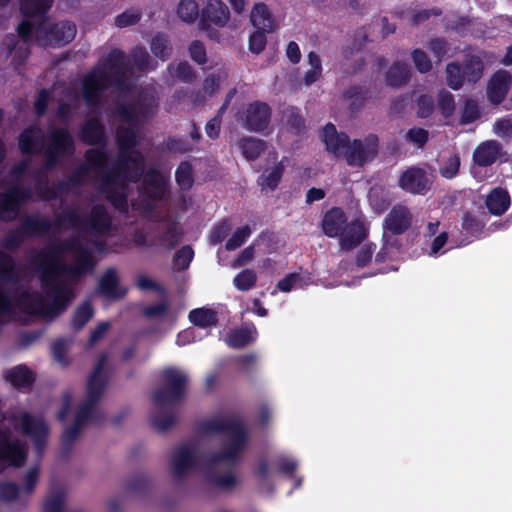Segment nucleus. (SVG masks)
<instances>
[{
  "instance_id": "obj_56",
  "label": "nucleus",
  "mask_w": 512,
  "mask_h": 512,
  "mask_svg": "<svg viewBox=\"0 0 512 512\" xmlns=\"http://www.w3.org/2000/svg\"><path fill=\"white\" fill-rule=\"evenodd\" d=\"M412 59L417 68V70L421 73H425L429 71L432 67L431 61L425 52L416 49L412 52Z\"/></svg>"
},
{
  "instance_id": "obj_15",
  "label": "nucleus",
  "mask_w": 512,
  "mask_h": 512,
  "mask_svg": "<svg viewBox=\"0 0 512 512\" xmlns=\"http://www.w3.org/2000/svg\"><path fill=\"white\" fill-rule=\"evenodd\" d=\"M72 151V138L70 134L63 129L51 132L49 144L45 151L48 166L54 165L57 160Z\"/></svg>"
},
{
  "instance_id": "obj_47",
  "label": "nucleus",
  "mask_w": 512,
  "mask_h": 512,
  "mask_svg": "<svg viewBox=\"0 0 512 512\" xmlns=\"http://www.w3.org/2000/svg\"><path fill=\"white\" fill-rule=\"evenodd\" d=\"M448 243V234L445 231L440 232L437 234L431 241L427 253L429 256L437 257L441 254H443L445 251H442V249L445 247V245Z\"/></svg>"
},
{
  "instance_id": "obj_22",
  "label": "nucleus",
  "mask_w": 512,
  "mask_h": 512,
  "mask_svg": "<svg viewBox=\"0 0 512 512\" xmlns=\"http://www.w3.org/2000/svg\"><path fill=\"white\" fill-rule=\"evenodd\" d=\"M99 292L106 298L118 299L126 293V290L119 286L116 272L108 270L100 279Z\"/></svg>"
},
{
  "instance_id": "obj_48",
  "label": "nucleus",
  "mask_w": 512,
  "mask_h": 512,
  "mask_svg": "<svg viewBox=\"0 0 512 512\" xmlns=\"http://www.w3.org/2000/svg\"><path fill=\"white\" fill-rule=\"evenodd\" d=\"M194 257V251L190 246L182 247L174 257V265L177 269H186Z\"/></svg>"
},
{
  "instance_id": "obj_20",
  "label": "nucleus",
  "mask_w": 512,
  "mask_h": 512,
  "mask_svg": "<svg viewBox=\"0 0 512 512\" xmlns=\"http://www.w3.org/2000/svg\"><path fill=\"white\" fill-rule=\"evenodd\" d=\"M500 145L494 140L481 143L473 153V160L479 166L492 165L499 157Z\"/></svg>"
},
{
  "instance_id": "obj_40",
  "label": "nucleus",
  "mask_w": 512,
  "mask_h": 512,
  "mask_svg": "<svg viewBox=\"0 0 512 512\" xmlns=\"http://www.w3.org/2000/svg\"><path fill=\"white\" fill-rule=\"evenodd\" d=\"M447 84L453 90H458L464 83V75L460 66L456 63H450L446 67Z\"/></svg>"
},
{
  "instance_id": "obj_64",
  "label": "nucleus",
  "mask_w": 512,
  "mask_h": 512,
  "mask_svg": "<svg viewBox=\"0 0 512 512\" xmlns=\"http://www.w3.org/2000/svg\"><path fill=\"white\" fill-rule=\"evenodd\" d=\"M72 409H73L72 396L69 393H66L63 396L62 408L59 411L58 416H57L58 419L62 422L66 421L69 414L72 412Z\"/></svg>"
},
{
  "instance_id": "obj_61",
  "label": "nucleus",
  "mask_w": 512,
  "mask_h": 512,
  "mask_svg": "<svg viewBox=\"0 0 512 512\" xmlns=\"http://www.w3.org/2000/svg\"><path fill=\"white\" fill-rule=\"evenodd\" d=\"M110 327L111 324L109 322L99 323L90 335V338L88 340V346H93L98 341H100L106 335Z\"/></svg>"
},
{
  "instance_id": "obj_42",
  "label": "nucleus",
  "mask_w": 512,
  "mask_h": 512,
  "mask_svg": "<svg viewBox=\"0 0 512 512\" xmlns=\"http://www.w3.org/2000/svg\"><path fill=\"white\" fill-rule=\"evenodd\" d=\"M274 465L279 472L293 475L298 467V461L291 455L283 453L276 457Z\"/></svg>"
},
{
  "instance_id": "obj_11",
  "label": "nucleus",
  "mask_w": 512,
  "mask_h": 512,
  "mask_svg": "<svg viewBox=\"0 0 512 512\" xmlns=\"http://www.w3.org/2000/svg\"><path fill=\"white\" fill-rule=\"evenodd\" d=\"M230 19V11L227 5L221 0H207L200 15V27L206 31L207 36L217 42L220 41L219 31L212 28L224 27Z\"/></svg>"
},
{
  "instance_id": "obj_41",
  "label": "nucleus",
  "mask_w": 512,
  "mask_h": 512,
  "mask_svg": "<svg viewBox=\"0 0 512 512\" xmlns=\"http://www.w3.org/2000/svg\"><path fill=\"white\" fill-rule=\"evenodd\" d=\"M251 232L252 231L248 225L236 229L226 242V249L235 250L239 248L250 237Z\"/></svg>"
},
{
  "instance_id": "obj_12",
  "label": "nucleus",
  "mask_w": 512,
  "mask_h": 512,
  "mask_svg": "<svg viewBox=\"0 0 512 512\" xmlns=\"http://www.w3.org/2000/svg\"><path fill=\"white\" fill-rule=\"evenodd\" d=\"M378 151V137L368 135L363 140L349 141L343 156L350 166H362L374 159Z\"/></svg>"
},
{
  "instance_id": "obj_54",
  "label": "nucleus",
  "mask_w": 512,
  "mask_h": 512,
  "mask_svg": "<svg viewBox=\"0 0 512 512\" xmlns=\"http://www.w3.org/2000/svg\"><path fill=\"white\" fill-rule=\"evenodd\" d=\"M169 71L173 76L184 82H190L194 77L190 65L186 62L179 63L175 69L173 68V65H170Z\"/></svg>"
},
{
  "instance_id": "obj_30",
  "label": "nucleus",
  "mask_w": 512,
  "mask_h": 512,
  "mask_svg": "<svg viewBox=\"0 0 512 512\" xmlns=\"http://www.w3.org/2000/svg\"><path fill=\"white\" fill-rule=\"evenodd\" d=\"M189 320L197 328L206 329L216 324L217 316L211 309L197 308L189 313Z\"/></svg>"
},
{
  "instance_id": "obj_35",
  "label": "nucleus",
  "mask_w": 512,
  "mask_h": 512,
  "mask_svg": "<svg viewBox=\"0 0 512 512\" xmlns=\"http://www.w3.org/2000/svg\"><path fill=\"white\" fill-rule=\"evenodd\" d=\"M308 63L310 68L305 72L304 83L309 86L321 77L322 63L320 57L314 52L308 54Z\"/></svg>"
},
{
  "instance_id": "obj_7",
  "label": "nucleus",
  "mask_w": 512,
  "mask_h": 512,
  "mask_svg": "<svg viewBox=\"0 0 512 512\" xmlns=\"http://www.w3.org/2000/svg\"><path fill=\"white\" fill-rule=\"evenodd\" d=\"M107 360L108 354H101L93 372L88 378L85 401L73 411V425L66 429L62 435V445L65 448L77 439L84 425L95 419L97 402L101 398L107 384L108 378L105 370Z\"/></svg>"
},
{
  "instance_id": "obj_23",
  "label": "nucleus",
  "mask_w": 512,
  "mask_h": 512,
  "mask_svg": "<svg viewBox=\"0 0 512 512\" xmlns=\"http://www.w3.org/2000/svg\"><path fill=\"white\" fill-rule=\"evenodd\" d=\"M44 146L43 132L38 128L25 130L19 138V147L23 153L40 151Z\"/></svg>"
},
{
  "instance_id": "obj_10",
  "label": "nucleus",
  "mask_w": 512,
  "mask_h": 512,
  "mask_svg": "<svg viewBox=\"0 0 512 512\" xmlns=\"http://www.w3.org/2000/svg\"><path fill=\"white\" fill-rule=\"evenodd\" d=\"M166 389L154 394V401L159 410L172 406L179 401L184 394L188 382L187 374L176 368H168L163 371Z\"/></svg>"
},
{
  "instance_id": "obj_14",
  "label": "nucleus",
  "mask_w": 512,
  "mask_h": 512,
  "mask_svg": "<svg viewBox=\"0 0 512 512\" xmlns=\"http://www.w3.org/2000/svg\"><path fill=\"white\" fill-rule=\"evenodd\" d=\"M412 214L404 205H395L386 215L383 223L385 237L387 233L400 235L407 231L412 225Z\"/></svg>"
},
{
  "instance_id": "obj_6",
  "label": "nucleus",
  "mask_w": 512,
  "mask_h": 512,
  "mask_svg": "<svg viewBox=\"0 0 512 512\" xmlns=\"http://www.w3.org/2000/svg\"><path fill=\"white\" fill-rule=\"evenodd\" d=\"M52 2L53 0H21L22 13L27 17H35L39 21L37 26L28 20L18 25V33L24 44L35 38V41L43 46H62L74 39L76 27L70 22L58 23L46 31L47 23L43 17Z\"/></svg>"
},
{
  "instance_id": "obj_25",
  "label": "nucleus",
  "mask_w": 512,
  "mask_h": 512,
  "mask_svg": "<svg viewBox=\"0 0 512 512\" xmlns=\"http://www.w3.org/2000/svg\"><path fill=\"white\" fill-rule=\"evenodd\" d=\"M257 337V330L254 325H245L229 333L225 338L228 346L233 348L243 347L254 341Z\"/></svg>"
},
{
  "instance_id": "obj_60",
  "label": "nucleus",
  "mask_w": 512,
  "mask_h": 512,
  "mask_svg": "<svg viewBox=\"0 0 512 512\" xmlns=\"http://www.w3.org/2000/svg\"><path fill=\"white\" fill-rule=\"evenodd\" d=\"M230 230V224L227 221H223L216 225L211 234H210V241L212 244H217L222 242L225 237L227 236L228 232Z\"/></svg>"
},
{
  "instance_id": "obj_17",
  "label": "nucleus",
  "mask_w": 512,
  "mask_h": 512,
  "mask_svg": "<svg viewBox=\"0 0 512 512\" xmlns=\"http://www.w3.org/2000/svg\"><path fill=\"white\" fill-rule=\"evenodd\" d=\"M30 194L19 187H12L7 193L0 194V217L11 220L17 216L20 203L30 198Z\"/></svg>"
},
{
  "instance_id": "obj_24",
  "label": "nucleus",
  "mask_w": 512,
  "mask_h": 512,
  "mask_svg": "<svg viewBox=\"0 0 512 512\" xmlns=\"http://www.w3.org/2000/svg\"><path fill=\"white\" fill-rule=\"evenodd\" d=\"M312 283V277L309 272H296L286 275L277 283V289L287 293L292 290L302 289Z\"/></svg>"
},
{
  "instance_id": "obj_9",
  "label": "nucleus",
  "mask_w": 512,
  "mask_h": 512,
  "mask_svg": "<svg viewBox=\"0 0 512 512\" xmlns=\"http://www.w3.org/2000/svg\"><path fill=\"white\" fill-rule=\"evenodd\" d=\"M167 176L157 170L151 169L143 176V186L140 190L141 203H132L134 210L147 214L155 207L166 192Z\"/></svg>"
},
{
  "instance_id": "obj_33",
  "label": "nucleus",
  "mask_w": 512,
  "mask_h": 512,
  "mask_svg": "<svg viewBox=\"0 0 512 512\" xmlns=\"http://www.w3.org/2000/svg\"><path fill=\"white\" fill-rule=\"evenodd\" d=\"M178 17L186 23H193L201 14L195 0H181L177 6Z\"/></svg>"
},
{
  "instance_id": "obj_3",
  "label": "nucleus",
  "mask_w": 512,
  "mask_h": 512,
  "mask_svg": "<svg viewBox=\"0 0 512 512\" xmlns=\"http://www.w3.org/2000/svg\"><path fill=\"white\" fill-rule=\"evenodd\" d=\"M201 430L205 435H221L225 445L219 453L202 458L196 445L183 443L177 446L171 455L170 472L175 478H181L193 469H198L207 482L220 490H229L238 480L231 468L244 452L248 437L242 421L233 416H217L205 421Z\"/></svg>"
},
{
  "instance_id": "obj_43",
  "label": "nucleus",
  "mask_w": 512,
  "mask_h": 512,
  "mask_svg": "<svg viewBox=\"0 0 512 512\" xmlns=\"http://www.w3.org/2000/svg\"><path fill=\"white\" fill-rule=\"evenodd\" d=\"M408 67L405 64H395L387 74V82L391 86H398L408 78Z\"/></svg>"
},
{
  "instance_id": "obj_46",
  "label": "nucleus",
  "mask_w": 512,
  "mask_h": 512,
  "mask_svg": "<svg viewBox=\"0 0 512 512\" xmlns=\"http://www.w3.org/2000/svg\"><path fill=\"white\" fill-rule=\"evenodd\" d=\"M227 79L226 72H219L217 74H211L208 76L203 84V91L205 95L211 96L220 85Z\"/></svg>"
},
{
  "instance_id": "obj_57",
  "label": "nucleus",
  "mask_w": 512,
  "mask_h": 512,
  "mask_svg": "<svg viewBox=\"0 0 512 512\" xmlns=\"http://www.w3.org/2000/svg\"><path fill=\"white\" fill-rule=\"evenodd\" d=\"M438 102H439V107L444 116L448 117L453 113L455 104H454L453 95L450 92L442 91L439 94Z\"/></svg>"
},
{
  "instance_id": "obj_39",
  "label": "nucleus",
  "mask_w": 512,
  "mask_h": 512,
  "mask_svg": "<svg viewBox=\"0 0 512 512\" xmlns=\"http://www.w3.org/2000/svg\"><path fill=\"white\" fill-rule=\"evenodd\" d=\"M94 311L89 302H85L82 305H80L72 319V325L76 329H81L92 317H93Z\"/></svg>"
},
{
  "instance_id": "obj_13",
  "label": "nucleus",
  "mask_w": 512,
  "mask_h": 512,
  "mask_svg": "<svg viewBox=\"0 0 512 512\" xmlns=\"http://www.w3.org/2000/svg\"><path fill=\"white\" fill-rule=\"evenodd\" d=\"M271 111L264 102H253L247 106L241 116L243 126L251 132L265 130L270 122Z\"/></svg>"
},
{
  "instance_id": "obj_31",
  "label": "nucleus",
  "mask_w": 512,
  "mask_h": 512,
  "mask_svg": "<svg viewBox=\"0 0 512 512\" xmlns=\"http://www.w3.org/2000/svg\"><path fill=\"white\" fill-rule=\"evenodd\" d=\"M483 70L484 64L482 59L477 55H473L467 59L462 72L467 82L475 83L482 77Z\"/></svg>"
},
{
  "instance_id": "obj_44",
  "label": "nucleus",
  "mask_w": 512,
  "mask_h": 512,
  "mask_svg": "<svg viewBox=\"0 0 512 512\" xmlns=\"http://www.w3.org/2000/svg\"><path fill=\"white\" fill-rule=\"evenodd\" d=\"M71 341L66 339H59L52 345V354L60 365L65 366L69 363L67 352L70 348Z\"/></svg>"
},
{
  "instance_id": "obj_51",
  "label": "nucleus",
  "mask_w": 512,
  "mask_h": 512,
  "mask_svg": "<svg viewBox=\"0 0 512 512\" xmlns=\"http://www.w3.org/2000/svg\"><path fill=\"white\" fill-rule=\"evenodd\" d=\"M494 133L505 139H512V116L498 120L494 124Z\"/></svg>"
},
{
  "instance_id": "obj_55",
  "label": "nucleus",
  "mask_w": 512,
  "mask_h": 512,
  "mask_svg": "<svg viewBox=\"0 0 512 512\" xmlns=\"http://www.w3.org/2000/svg\"><path fill=\"white\" fill-rule=\"evenodd\" d=\"M406 138L409 142L421 148L428 140V132L423 128H412L407 132Z\"/></svg>"
},
{
  "instance_id": "obj_49",
  "label": "nucleus",
  "mask_w": 512,
  "mask_h": 512,
  "mask_svg": "<svg viewBox=\"0 0 512 512\" xmlns=\"http://www.w3.org/2000/svg\"><path fill=\"white\" fill-rule=\"evenodd\" d=\"M266 33L268 31L256 30L249 38V49L252 53L259 54L266 46Z\"/></svg>"
},
{
  "instance_id": "obj_28",
  "label": "nucleus",
  "mask_w": 512,
  "mask_h": 512,
  "mask_svg": "<svg viewBox=\"0 0 512 512\" xmlns=\"http://www.w3.org/2000/svg\"><path fill=\"white\" fill-rule=\"evenodd\" d=\"M239 148L243 156L251 161L260 156L266 148V143L255 137H244L239 141Z\"/></svg>"
},
{
  "instance_id": "obj_4",
  "label": "nucleus",
  "mask_w": 512,
  "mask_h": 512,
  "mask_svg": "<svg viewBox=\"0 0 512 512\" xmlns=\"http://www.w3.org/2000/svg\"><path fill=\"white\" fill-rule=\"evenodd\" d=\"M30 438L41 452L49 436V426L42 416L16 408L0 413V473L7 467H20L27 458L28 447L22 439L14 437L10 428Z\"/></svg>"
},
{
  "instance_id": "obj_52",
  "label": "nucleus",
  "mask_w": 512,
  "mask_h": 512,
  "mask_svg": "<svg viewBox=\"0 0 512 512\" xmlns=\"http://www.w3.org/2000/svg\"><path fill=\"white\" fill-rule=\"evenodd\" d=\"M182 231L175 222L167 223V231L164 236V242L168 247H174L181 239Z\"/></svg>"
},
{
  "instance_id": "obj_32",
  "label": "nucleus",
  "mask_w": 512,
  "mask_h": 512,
  "mask_svg": "<svg viewBox=\"0 0 512 512\" xmlns=\"http://www.w3.org/2000/svg\"><path fill=\"white\" fill-rule=\"evenodd\" d=\"M235 93H236L235 89H232L228 92L224 104L219 109L218 115L207 122V124L205 126V131H206V134L211 139H216L219 136L220 125H221V116L224 113V111H225L227 105L229 104V102L231 101V99L234 97Z\"/></svg>"
},
{
  "instance_id": "obj_58",
  "label": "nucleus",
  "mask_w": 512,
  "mask_h": 512,
  "mask_svg": "<svg viewBox=\"0 0 512 512\" xmlns=\"http://www.w3.org/2000/svg\"><path fill=\"white\" fill-rule=\"evenodd\" d=\"M63 510V494L57 492L55 495H50L45 501L44 512H62Z\"/></svg>"
},
{
  "instance_id": "obj_21",
  "label": "nucleus",
  "mask_w": 512,
  "mask_h": 512,
  "mask_svg": "<svg viewBox=\"0 0 512 512\" xmlns=\"http://www.w3.org/2000/svg\"><path fill=\"white\" fill-rule=\"evenodd\" d=\"M250 22L256 30L273 32L275 23L268 7L262 3H256L250 13Z\"/></svg>"
},
{
  "instance_id": "obj_8",
  "label": "nucleus",
  "mask_w": 512,
  "mask_h": 512,
  "mask_svg": "<svg viewBox=\"0 0 512 512\" xmlns=\"http://www.w3.org/2000/svg\"><path fill=\"white\" fill-rule=\"evenodd\" d=\"M322 229L328 237H339L342 249L350 250L368 236L369 225L362 219H355L348 224L343 210L332 208L323 217Z\"/></svg>"
},
{
  "instance_id": "obj_45",
  "label": "nucleus",
  "mask_w": 512,
  "mask_h": 512,
  "mask_svg": "<svg viewBox=\"0 0 512 512\" xmlns=\"http://www.w3.org/2000/svg\"><path fill=\"white\" fill-rule=\"evenodd\" d=\"M176 181L181 189H189L193 184L192 168L188 163H182L175 173Z\"/></svg>"
},
{
  "instance_id": "obj_29",
  "label": "nucleus",
  "mask_w": 512,
  "mask_h": 512,
  "mask_svg": "<svg viewBox=\"0 0 512 512\" xmlns=\"http://www.w3.org/2000/svg\"><path fill=\"white\" fill-rule=\"evenodd\" d=\"M283 171L284 164L282 161L265 170L259 178V185L262 190L273 191L278 186Z\"/></svg>"
},
{
  "instance_id": "obj_38",
  "label": "nucleus",
  "mask_w": 512,
  "mask_h": 512,
  "mask_svg": "<svg viewBox=\"0 0 512 512\" xmlns=\"http://www.w3.org/2000/svg\"><path fill=\"white\" fill-rule=\"evenodd\" d=\"M256 280L257 275L253 270L244 269L234 277L233 284L238 290L246 291L255 285Z\"/></svg>"
},
{
  "instance_id": "obj_27",
  "label": "nucleus",
  "mask_w": 512,
  "mask_h": 512,
  "mask_svg": "<svg viewBox=\"0 0 512 512\" xmlns=\"http://www.w3.org/2000/svg\"><path fill=\"white\" fill-rule=\"evenodd\" d=\"M6 378L14 387L19 389L30 387L34 381L32 371L24 365H19L9 370L6 373Z\"/></svg>"
},
{
  "instance_id": "obj_18",
  "label": "nucleus",
  "mask_w": 512,
  "mask_h": 512,
  "mask_svg": "<svg viewBox=\"0 0 512 512\" xmlns=\"http://www.w3.org/2000/svg\"><path fill=\"white\" fill-rule=\"evenodd\" d=\"M400 187L413 194H424L430 187V181L424 170L410 168L400 178Z\"/></svg>"
},
{
  "instance_id": "obj_36",
  "label": "nucleus",
  "mask_w": 512,
  "mask_h": 512,
  "mask_svg": "<svg viewBox=\"0 0 512 512\" xmlns=\"http://www.w3.org/2000/svg\"><path fill=\"white\" fill-rule=\"evenodd\" d=\"M460 168V158L456 154H450L447 157H443L440 166L439 172L446 179L454 178Z\"/></svg>"
},
{
  "instance_id": "obj_26",
  "label": "nucleus",
  "mask_w": 512,
  "mask_h": 512,
  "mask_svg": "<svg viewBox=\"0 0 512 512\" xmlns=\"http://www.w3.org/2000/svg\"><path fill=\"white\" fill-rule=\"evenodd\" d=\"M486 206L494 215L503 214L510 206V196L502 188H495L486 198Z\"/></svg>"
},
{
  "instance_id": "obj_53",
  "label": "nucleus",
  "mask_w": 512,
  "mask_h": 512,
  "mask_svg": "<svg viewBox=\"0 0 512 512\" xmlns=\"http://www.w3.org/2000/svg\"><path fill=\"white\" fill-rule=\"evenodd\" d=\"M132 60L133 63L140 70L153 69V66H150V57L146 50L143 48H135L132 52Z\"/></svg>"
},
{
  "instance_id": "obj_5",
  "label": "nucleus",
  "mask_w": 512,
  "mask_h": 512,
  "mask_svg": "<svg viewBox=\"0 0 512 512\" xmlns=\"http://www.w3.org/2000/svg\"><path fill=\"white\" fill-rule=\"evenodd\" d=\"M127 73L128 62L124 53L119 50L112 51L106 63L97 66L83 80L82 92L87 106L98 107L105 91L112 86L122 101L130 99L134 93L126 86Z\"/></svg>"
},
{
  "instance_id": "obj_2",
  "label": "nucleus",
  "mask_w": 512,
  "mask_h": 512,
  "mask_svg": "<svg viewBox=\"0 0 512 512\" xmlns=\"http://www.w3.org/2000/svg\"><path fill=\"white\" fill-rule=\"evenodd\" d=\"M157 99L154 92L140 95L137 101L117 104V129L119 159L110 167L108 157L100 149H90L86 153L88 168L101 180V190L119 211L128 209L126 195L128 182H136L143 175L144 159L134 149L137 143V130L149 117L154 115Z\"/></svg>"
},
{
  "instance_id": "obj_63",
  "label": "nucleus",
  "mask_w": 512,
  "mask_h": 512,
  "mask_svg": "<svg viewBox=\"0 0 512 512\" xmlns=\"http://www.w3.org/2000/svg\"><path fill=\"white\" fill-rule=\"evenodd\" d=\"M369 202L372 206V208L377 212L381 213L386 206L388 205V202L386 200H379V189L378 188H371L368 194Z\"/></svg>"
},
{
  "instance_id": "obj_59",
  "label": "nucleus",
  "mask_w": 512,
  "mask_h": 512,
  "mask_svg": "<svg viewBox=\"0 0 512 512\" xmlns=\"http://www.w3.org/2000/svg\"><path fill=\"white\" fill-rule=\"evenodd\" d=\"M201 336L197 334V328H188L183 331H181L176 338V344L178 346H185L190 343H193L200 339Z\"/></svg>"
},
{
  "instance_id": "obj_50",
  "label": "nucleus",
  "mask_w": 512,
  "mask_h": 512,
  "mask_svg": "<svg viewBox=\"0 0 512 512\" xmlns=\"http://www.w3.org/2000/svg\"><path fill=\"white\" fill-rule=\"evenodd\" d=\"M140 19V12L136 9H131L123 12L115 18L116 26L123 28L137 23Z\"/></svg>"
},
{
  "instance_id": "obj_37",
  "label": "nucleus",
  "mask_w": 512,
  "mask_h": 512,
  "mask_svg": "<svg viewBox=\"0 0 512 512\" xmlns=\"http://www.w3.org/2000/svg\"><path fill=\"white\" fill-rule=\"evenodd\" d=\"M151 51L160 60H167L171 53L167 37L163 34L156 35L151 41Z\"/></svg>"
},
{
  "instance_id": "obj_62",
  "label": "nucleus",
  "mask_w": 512,
  "mask_h": 512,
  "mask_svg": "<svg viewBox=\"0 0 512 512\" xmlns=\"http://www.w3.org/2000/svg\"><path fill=\"white\" fill-rule=\"evenodd\" d=\"M191 58L199 63L203 64L206 62V51L202 43L194 41L189 47Z\"/></svg>"
},
{
  "instance_id": "obj_19",
  "label": "nucleus",
  "mask_w": 512,
  "mask_h": 512,
  "mask_svg": "<svg viewBox=\"0 0 512 512\" xmlns=\"http://www.w3.org/2000/svg\"><path fill=\"white\" fill-rule=\"evenodd\" d=\"M320 137L326 150L335 156L343 155L349 143L348 136L345 133H338L331 123L325 125Z\"/></svg>"
},
{
  "instance_id": "obj_34",
  "label": "nucleus",
  "mask_w": 512,
  "mask_h": 512,
  "mask_svg": "<svg viewBox=\"0 0 512 512\" xmlns=\"http://www.w3.org/2000/svg\"><path fill=\"white\" fill-rule=\"evenodd\" d=\"M103 127L97 120H89L82 130V138L90 144L100 143L103 140Z\"/></svg>"
},
{
  "instance_id": "obj_16",
  "label": "nucleus",
  "mask_w": 512,
  "mask_h": 512,
  "mask_svg": "<svg viewBox=\"0 0 512 512\" xmlns=\"http://www.w3.org/2000/svg\"><path fill=\"white\" fill-rule=\"evenodd\" d=\"M512 84V75L503 69L496 71L489 79L486 88L488 100L492 104L501 103Z\"/></svg>"
},
{
  "instance_id": "obj_1",
  "label": "nucleus",
  "mask_w": 512,
  "mask_h": 512,
  "mask_svg": "<svg viewBox=\"0 0 512 512\" xmlns=\"http://www.w3.org/2000/svg\"><path fill=\"white\" fill-rule=\"evenodd\" d=\"M57 229L70 228L73 238L54 243L39 255V272L44 295L10 291L16 287L18 273L13 259L0 252V324L11 318L37 316L50 320L62 313L74 298L73 287L79 278L93 269L95 254L107 251L106 240L111 232V219L102 206H95L90 215L65 214Z\"/></svg>"
}]
</instances>
